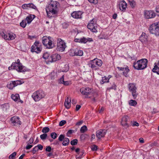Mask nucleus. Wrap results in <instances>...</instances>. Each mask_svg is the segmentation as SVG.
Here are the masks:
<instances>
[{"label":"nucleus","mask_w":159,"mask_h":159,"mask_svg":"<svg viewBox=\"0 0 159 159\" xmlns=\"http://www.w3.org/2000/svg\"><path fill=\"white\" fill-rule=\"evenodd\" d=\"M12 66H13L14 69L16 70L18 72H23L26 71L25 67L22 65L19 59L17 60L16 62L13 63Z\"/></svg>","instance_id":"5"},{"label":"nucleus","mask_w":159,"mask_h":159,"mask_svg":"<svg viewBox=\"0 0 159 159\" xmlns=\"http://www.w3.org/2000/svg\"><path fill=\"white\" fill-rule=\"evenodd\" d=\"M70 84V82L69 81H64V82L63 83V84L66 86H67L69 85Z\"/></svg>","instance_id":"53"},{"label":"nucleus","mask_w":159,"mask_h":159,"mask_svg":"<svg viewBox=\"0 0 159 159\" xmlns=\"http://www.w3.org/2000/svg\"><path fill=\"white\" fill-rule=\"evenodd\" d=\"M129 103L130 106H135L137 104V102L135 100H131L129 101Z\"/></svg>","instance_id":"30"},{"label":"nucleus","mask_w":159,"mask_h":159,"mask_svg":"<svg viewBox=\"0 0 159 159\" xmlns=\"http://www.w3.org/2000/svg\"><path fill=\"white\" fill-rule=\"evenodd\" d=\"M15 86H16L18 85H20L22 84L23 82L20 80H17L16 81H13Z\"/></svg>","instance_id":"31"},{"label":"nucleus","mask_w":159,"mask_h":159,"mask_svg":"<svg viewBox=\"0 0 159 159\" xmlns=\"http://www.w3.org/2000/svg\"><path fill=\"white\" fill-rule=\"evenodd\" d=\"M117 68L120 70H125V71H123V74L125 75H126L127 74V73L128 72H129V70L128 69V68L127 67H117Z\"/></svg>","instance_id":"23"},{"label":"nucleus","mask_w":159,"mask_h":159,"mask_svg":"<svg viewBox=\"0 0 159 159\" xmlns=\"http://www.w3.org/2000/svg\"><path fill=\"white\" fill-rule=\"evenodd\" d=\"M77 139H75L72 140L70 142V144L72 145H75L77 144Z\"/></svg>","instance_id":"40"},{"label":"nucleus","mask_w":159,"mask_h":159,"mask_svg":"<svg viewBox=\"0 0 159 159\" xmlns=\"http://www.w3.org/2000/svg\"><path fill=\"white\" fill-rule=\"evenodd\" d=\"M109 79L106 76L102 77V79L100 81V83L103 84L105 83L108 82Z\"/></svg>","instance_id":"26"},{"label":"nucleus","mask_w":159,"mask_h":159,"mask_svg":"<svg viewBox=\"0 0 159 159\" xmlns=\"http://www.w3.org/2000/svg\"><path fill=\"white\" fill-rule=\"evenodd\" d=\"M144 16L146 19H151L155 17L156 14L152 11L145 10L144 12Z\"/></svg>","instance_id":"14"},{"label":"nucleus","mask_w":159,"mask_h":159,"mask_svg":"<svg viewBox=\"0 0 159 159\" xmlns=\"http://www.w3.org/2000/svg\"><path fill=\"white\" fill-rule=\"evenodd\" d=\"M87 130V128L86 126L84 125L80 129V131L81 133H84Z\"/></svg>","instance_id":"35"},{"label":"nucleus","mask_w":159,"mask_h":159,"mask_svg":"<svg viewBox=\"0 0 159 159\" xmlns=\"http://www.w3.org/2000/svg\"><path fill=\"white\" fill-rule=\"evenodd\" d=\"M129 2L131 7L133 8L135 6L136 4L134 0H129Z\"/></svg>","instance_id":"34"},{"label":"nucleus","mask_w":159,"mask_h":159,"mask_svg":"<svg viewBox=\"0 0 159 159\" xmlns=\"http://www.w3.org/2000/svg\"><path fill=\"white\" fill-rule=\"evenodd\" d=\"M82 14V12L81 11H75L71 14V15L72 17L75 18H81Z\"/></svg>","instance_id":"20"},{"label":"nucleus","mask_w":159,"mask_h":159,"mask_svg":"<svg viewBox=\"0 0 159 159\" xmlns=\"http://www.w3.org/2000/svg\"><path fill=\"white\" fill-rule=\"evenodd\" d=\"M37 147L38 148V150L40 149L42 150L43 148V146L41 144H39L37 145Z\"/></svg>","instance_id":"59"},{"label":"nucleus","mask_w":159,"mask_h":159,"mask_svg":"<svg viewBox=\"0 0 159 159\" xmlns=\"http://www.w3.org/2000/svg\"><path fill=\"white\" fill-rule=\"evenodd\" d=\"M45 96V92L42 90L35 92L32 95V97L35 102H38L41 99L44 98Z\"/></svg>","instance_id":"4"},{"label":"nucleus","mask_w":159,"mask_h":159,"mask_svg":"<svg viewBox=\"0 0 159 159\" xmlns=\"http://www.w3.org/2000/svg\"><path fill=\"white\" fill-rule=\"evenodd\" d=\"M81 106L79 105H77L76 107V111H78L81 108Z\"/></svg>","instance_id":"60"},{"label":"nucleus","mask_w":159,"mask_h":159,"mask_svg":"<svg viewBox=\"0 0 159 159\" xmlns=\"http://www.w3.org/2000/svg\"><path fill=\"white\" fill-rule=\"evenodd\" d=\"M148 60L146 59H143L134 63L133 66L137 70H143L146 68L147 65Z\"/></svg>","instance_id":"3"},{"label":"nucleus","mask_w":159,"mask_h":159,"mask_svg":"<svg viewBox=\"0 0 159 159\" xmlns=\"http://www.w3.org/2000/svg\"><path fill=\"white\" fill-rule=\"evenodd\" d=\"M150 32L156 36H159V22L152 24L149 28Z\"/></svg>","instance_id":"6"},{"label":"nucleus","mask_w":159,"mask_h":159,"mask_svg":"<svg viewBox=\"0 0 159 159\" xmlns=\"http://www.w3.org/2000/svg\"><path fill=\"white\" fill-rule=\"evenodd\" d=\"M47 137V134L45 133H43V134H41L40 135V138L42 140L46 139Z\"/></svg>","instance_id":"38"},{"label":"nucleus","mask_w":159,"mask_h":159,"mask_svg":"<svg viewBox=\"0 0 159 159\" xmlns=\"http://www.w3.org/2000/svg\"><path fill=\"white\" fill-rule=\"evenodd\" d=\"M50 130L49 128L47 127H45L43 128L42 132L43 133L46 134L49 132Z\"/></svg>","instance_id":"32"},{"label":"nucleus","mask_w":159,"mask_h":159,"mask_svg":"<svg viewBox=\"0 0 159 159\" xmlns=\"http://www.w3.org/2000/svg\"><path fill=\"white\" fill-rule=\"evenodd\" d=\"M34 141V139L33 138H31L29 141V143L30 144L33 143Z\"/></svg>","instance_id":"62"},{"label":"nucleus","mask_w":159,"mask_h":159,"mask_svg":"<svg viewBox=\"0 0 159 159\" xmlns=\"http://www.w3.org/2000/svg\"><path fill=\"white\" fill-rule=\"evenodd\" d=\"M71 102V98H70L67 97V98L66 99L64 105L67 109H69L70 107Z\"/></svg>","instance_id":"21"},{"label":"nucleus","mask_w":159,"mask_h":159,"mask_svg":"<svg viewBox=\"0 0 159 159\" xmlns=\"http://www.w3.org/2000/svg\"><path fill=\"white\" fill-rule=\"evenodd\" d=\"M37 146H35L32 150V152L33 154H35L36 152L38 151Z\"/></svg>","instance_id":"48"},{"label":"nucleus","mask_w":159,"mask_h":159,"mask_svg":"<svg viewBox=\"0 0 159 159\" xmlns=\"http://www.w3.org/2000/svg\"><path fill=\"white\" fill-rule=\"evenodd\" d=\"M2 37L5 39L9 40H13L16 37V34L12 33H10L5 34L2 33L1 34Z\"/></svg>","instance_id":"13"},{"label":"nucleus","mask_w":159,"mask_h":159,"mask_svg":"<svg viewBox=\"0 0 159 159\" xmlns=\"http://www.w3.org/2000/svg\"><path fill=\"white\" fill-rule=\"evenodd\" d=\"M27 7L28 8H30L34 9L36 10H37V8L32 3L27 4Z\"/></svg>","instance_id":"29"},{"label":"nucleus","mask_w":159,"mask_h":159,"mask_svg":"<svg viewBox=\"0 0 159 159\" xmlns=\"http://www.w3.org/2000/svg\"><path fill=\"white\" fill-rule=\"evenodd\" d=\"M42 48L38 41L35 42L31 47V51L33 52H34L38 53L40 52Z\"/></svg>","instance_id":"12"},{"label":"nucleus","mask_w":159,"mask_h":159,"mask_svg":"<svg viewBox=\"0 0 159 159\" xmlns=\"http://www.w3.org/2000/svg\"><path fill=\"white\" fill-rule=\"evenodd\" d=\"M33 146L32 145H29V143H28L26 147V150H29Z\"/></svg>","instance_id":"54"},{"label":"nucleus","mask_w":159,"mask_h":159,"mask_svg":"<svg viewBox=\"0 0 159 159\" xmlns=\"http://www.w3.org/2000/svg\"><path fill=\"white\" fill-rule=\"evenodd\" d=\"M49 61L54 62L61 59V56L57 54H54L51 55L49 58Z\"/></svg>","instance_id":"17"},{"label":"nucleus","mask_w":159,"mask_h":159,"mask_svg":"<svg viewBox=\"0 0 159 159\" xmlns=\"http://www.w3.org/2000/svg\"><path fill=\"white\" fill-rule=\"evenodd\" d=\"M91 148L92 151H97V146L95 145H93L91 146Z\"/></svg>","instance_id":"47"},{"label":"nucleus","mask_w":159,"mask_h":159,"mask_svg":"<svg viewBox=\"0 0 159 159\" xmlns=\"http://www.w3.org/2000/svg\"><path fill=\"white\" fill-rule=\"evenodd\" d=\"M132 125L133 126H138L139 125V124L137 122L135 121L132 124Z\"/></svg>","instance_id":"55"},{"label":"nucleus","mask_w":159,"mask_h":159,"mask_svg":"<svg viewBox=\"0 0 159 159\" xmlns=\"http://www.w3.org/2000/svg\"><path fill=\"white\" fill-rule=\"evenodd\" d=\"M119 8L122 11H125L127 6L126 3L124 1H122L119 2Z\"/></svg>","instance_id":"19"},{"label":"nucleus","mask_w":159,"mask_h":159,"mask_svg":"<svg viewBox=\"0 0 159 159\" xmlns=\"http://www.w3.org/2000/svg\"><path fill=\"white\" fill-rule=\"evenodd\" d=\"M52 148L50 146H48L46 147L45 150L46 151L48 152H50L51 151Z\"/></svg>","instance_id":"52"},{"label":"nucleus","mask_w":159,"mask_h":159,"mask_svg":"<svg viewBox=\"0 0 159 159\" xmlns=\"http://www.w3.org/2000/svg\"><path fill=\"white\" fill-rule=\"evenodd\" d=\"M64 75H63L60 79L59 81V83L60 84H63L64 82Z\"/></svg>","instance_id":"51"},{"label":"nucleus","mask_w":159,"mask_h":159,"mask_svg":"<svg viewBox=\"0 0 159 159\" xmlns=\"http://www.w3.org/2000/svg\"><path fill=\"white\" fill-rule=\"evenodd\" d=\"M50 37L44 36L42 38V43L44 46L48 48H51L53 47L52 42L50 39Z\"/></svg>","instance_id":"9"},{"label":"nucleus","mask_w":159,"mask_h":159,"mask_svg":"<svg viewBox=\"0 0 159 159\" xmlns=\"http://www.w3.org/2000/svg\"><path fill=\"white\" fill-rule=\"evenodd\" d=\"M70 142L69 140L67 138H65L63 140L62 144L64 146H67L68 145Z\"/></svg>","instance_id":"28"},{"label":"nucleus","mask_w":159,"mask_h":159,"mask_svg":"<svg viewBox=\"0 0 159 159\" xmlns=\"http://www.w3.org/2000/svg\"><path fill=\"white\" fill-rule=\"evenodd\" d=\"M20 26L23 28H24L25 27L26 25V20H22L21 22L20 23Z\"/></svg>","instance_id":"37"},{"label":"nucleus","mask_w":159,"mask_h":159,"mask_svg":"<svg viewBox=\"0 0 159 159\" xmlns=\"http://www.w3.org/2000/svg\"><path fill=\"white\" fill-rule=\"evenodd\" d=\"M139 141L140 143H144V141H143V139L142 138H141L139 139Z\"/></svg>","instance_id":"64"},{"label":"nucleus","mask_w":159,"mask_h":159,"mask_svg":"<svg viewBox=\"0 0 159 159\" xmlns=\"http://www.w3.org/2000/svg\"><path fill=\"white\" fill-rule=\"evenodd\" d=\"M152 70L153 72L156 73L157 74L159 75V68L157 66H155Z\"/></svg>","instance_id":"33"},{"label":"nucleus","mask_w":159,"mask_h":159,"mask_svg":"<svg viewBox=\"0 0 159 159\" xmlns=\"http://www.w3.org/2000/svg\"><path fill=\"white\" fill-rule=\"evenodd\" d=\"M59 5V3L57 2L51 1L50 3L46 8V11L48 17H51L52 16L57 13Z\"/></svg>","instance_id":"1"},{"label":"nucleus","mask_w":159,"mask_h":159,"mask_svg":"<svg viewBox=\"0 0 159 159\" xmlns=\"http://www.w3.org/2000/svg\"><path fill=\"white\" fill-rule=\"evenodd\" d=\"M83 122V120H81L79 122H78L76 123V125H81Z\"/></svg>","instance_id":"58"},{"label":"nucleus","mask_w":159,"mask_h":159,"mask_svg":"<svg viewBox=\"0 0 159 159\" xmlns=\"http://www.w3.org/2000/svg\"><path fill=\"white\" fill-rule=\"evenodd\" d=\"M116 89V85L114 83H113L112 84V86L108 88H107V90H110L111 89Z\"/></svg>","instance_id":"46"},{"label":"nucleus","mask_w":159,"mask_h":159,"mask_svg":"<svg viewBox=\"0 0 159 159\" xmlns=\"http://www.w3.org/2000/svg\"><path fill=\"white\" fill-rule=\"evenodd\" d=\"M7 87L8 88L11 89H12L15 87V85H14L13 81H12L10 84H8Z\"/></svg>","instance_id":"36"},{"label":"nucleus","mask_w":159,"mask_h":159,"mask_svg":"<svg viewBox=\"0 0 159 159\" xmlns=\"http://www.w3.org/2000/svg\"><path fill=\"white\" fill-rule=\"evenodd\" d=\"M16 117H13L11 119V120L14 125H15L16 124Z\"/></svg>","instance_id":"44"},{"label":"nucleus","mask_w":159,"mask_h":159,"mask_svg":"<svg viewBox=\"0 0 159 159\" xmlns=\"http://www.w3.org/2000/svg\"><path fill=\"white\" fill-rule=\"evenodd\" d=\"M80 42L86 43L87 41H88V39H86L83 37L82 38H80Z\"/></svg>","instance_id":"43"},{"label":"nucleus","mask_w":159,"mask_h":159,"mask_svg":"<svg viewBox=\"0 0 159 159\" xmlns=\"http://www.w3.org/2000/svg\"><path fill=\"white\" fill-rule=\"evenodd\" d=\"M95 138V135L94 134H92L91 135V141H92V140Z\"/></svg>","instance_id":"63"},{"label":"nucleus","mask_w":159,"mask_h":159,"mask_svg":"<svg viewBox=\"0 0 159 159\" xmlns=\"http://www.w3.org/2000/svg\"><path fill=\"white\" fill-rule=\"evenodd\" d=\"M129 120V118L128 116H124L121 119V125L125 128H128L129 126L128 123Z\"/></svg>","instance_id":"15"},{"label":"nucleus","mask_w":159,"mask_h":159,"mask_svg":"<svg viewBox=\"0 0 159 159\" xmlns=\"http://www.w3.org/2000/svg\"><path fill=\"white\" fill-rule=\"evenodd\" d=\"M91 3L96 4L97 3V0H88Z\"/></svg>","instance_id":"57"},{"label":"nucleus","mask_w":159,"mask_h":159,"mask_svg":"<svg viewBox=\"0 0 159 159\" xmlns=\"http://www.w3.org/2000/svg\"><path fill=\"white\" fill-rule=\"evenodd\" d=\"M35 17V16L34 15H31L27 17L25 20L27 21L28 24H30Z\"/></svg>","instance_id":"22"},{"label":"nucleus","mask_w":159,"mask_h":159,"mask_svg":"<svg viewBox=\"0 0 159 159\" xmlns=\"http://www.w3.org/2000/svg\"><path fill=\"white\" fill-rule=\"evenodd\" d=\"M129 92L131 93L133 97V98L136 99L138 93L137 92V88L135 84L133 83H130L129 84Z\"/></svg>","instance_id":"8"},{"label":"nucleus","mask_w":159,"mask_h":159,"mask_svg":"<svg viewBox=\"0 0 159 159\" xmlns=\"http://www.w3.org/2000/svg\"><path fill=\"white\" fill-rule=\"evenodd\" d=\"M16 152H14L12 153L11 154L9 157V159H14L15 156H16Z\"/></svg>","instance_id":"39"},{"label":"nucleus","mask_w":159,"mask_h":159,"mask_svg":"<svg viewBox=\"0 0 159 159\" xmlns=\"http://www.w3.org/2000/svg\"><path fill=\"white\" fill-rule=\"evenodd\" d=\"M74 132V131L73 130H69L67 133V134H72L73 132Z\"/></svg>","instance_id":"61"},{"label":"nucleus","mask_w":159,"mask_h":159,"mask_svg":"<svg viewBox=\"0 0 159 159\" xmlns=\"http://www.w3.org/2000/svg\"><path fill=\"white\" fill-rule=\"evenodd\" d=\"M66 47V43L64 40L60 38L57 39V50L58 51L63 52Z\"/></svg>","instance_id":"7"},{"label":"nucleus","mask_w":159,"mask_h":159,"mask_svg":"<svg viewBox=\"0 0 159 159\" xmlns=\"http://www.w3.org/2000/svg\"><path fill=\"white\" fill-rule=\"evenodd\" d=\"M96 22L95 20L94 19H93L87 25V27L92 32H97L96 29Z\"/></svg>","instance_id":"11"},{"label":"nucleus","mask_w":159,"mask_h":159,"mask_svg":"<svg viewBox=\"0 0 159 159\" xmlns=\"http://www.w3.org/2000/svg\"><path fill=\"white\" fill-rule=\"evenodd\" d=\"M22 7L24 9H27V4H23L22 6Z\"/></svg>","instance_id":"56"},{"label":"nucleus","mask_w":159,"mask_h":159,"mask_svg":"<svg viewBox=\"0 0 159 159\" xmlns=\"http://www.w3.org/2000/svg\"><path fill=\"white\" fill-rule=\"evenodd\" d=\"M49 57V54L47 52H46L44 53L43 55V57L44 59L46 60L48 59Z\"/></svg>","instance_id":"42"},{"label":"nucleus","mask_w":159,"mask_h":159,"mask_svg":"<svg viewBox=\"0 0 159 159\" xmlns=\"http://www.w3.org/2000/svg\"><path fill=\"white\" fill-rule=\"evenodd\" d=\"M65 138L64 135L63 134H61L58 138V140L60 141H63Z\"/></svg>","instance_id":"45"},{"label":"nucleus","mask_w":159,"mask_h":159,"mask_svg":"<svg viewBox=\"0 0 159 159\" xmlns=\"http://www.w3.org/2000/svg\"><path fill=\"white\" fill-rule=\"evenodd\" d=\"M106 133V130L105 129H100L96 132V137L98 139L104 137Z\"/></svg>","instance_id":"16"},{"label":"nucleus","mask_w":159,"mask_h":159,"mask_svg":"<svg viewBox=\"0 0 159 159\" xmlns=\"http://www.w3.org/2000/svg\"><path fill=\"white\" fill-rule=\"evenodd\" d=\"M139 40L143 43H146L148 41L147 35L144 33H143L139 37Z\"/></svg>","instance_id":"18"},{"label":"nucleus","mask_w":159,"mask_h":159,"mask_svg":"<svg viewBox=\"0 0 159 159\" xmlns=\"http://www.w3.org/2000/svg\"><path fill=\"white\" fill-rule=\"evenodd\" d=\"M11 97V98L14 101H16L19 99V94H16L15 95H12Z\"/></svg>","instance_id":"27"},{"label":"nucleus","mask_w":159,"mask_h":159,"mask_svg":"<svg viewBox=\"0 0 159 159\" xmlns=\"http://www.w3.org/2000/svg\"><path fill=\"white\" fill-rule=\"evenodd\" d=\"M51 137L52 139H54L57 138V134L55 132H52L51 134Z\"/></svg>","instance_id":"41"},{"label":"nucleus","mask_w":159,"mask_h":159,"mask_svg":"<svg viewBox=\"0 0 159 159\" xmlns=\"http://www.w3.org/2000/svg\"><path fill=\"white\" fill-rule=\"evenodd\" d=\"M21 123V121L19 120V117H16V124L17 125H20Z\"/></svg>","instance_id":"50"},{"label":"nucleus","mask_w":159,"mask_h":159,"mask_svg":"<svg viewBox=\"0 0 159 159\" xmlns=\"http://www.w3.org/2000/svg\"><path fill=\"white\" fill-rule=\"evenodd\" d=\"M76 48H72L70 50L69 52V55L70 56H75L76 54Z\"/></svg>","instance_id":"25"},{"label":"nucleus","mask_w":159,"mask_h":159,"mask_svg":"<svg viewBox=\"0 0 159 159\" xmlns=\"http://www.w3.org/2000/svg\"><path fill=\"white\" fill-rule=\"evenodd\" d=\"M90 63L91 68H93L97 66L100 67L102 64V61L101 60L96 58L90 61Z\"/></svg>","instance_id":"10"},{"label":"nucleus","mask_w":159,"mask_h":159,"mask_svg":"<svg viewBox=\"0 0 159 159\" xmlns=\"http://www.w3.org/2000/svg\"><path fill=\"white\" fill-rule=\"evenodd\" d=\"M80 92L83 94L86 95L87 97L90 98L91 96H89L90 94H92L93 98L92 100L94 102L96 101V98L97 97L98 94L96 93H93V90L92 89L89 88H82L80 89Z\"/></svg>","instance_id":"2"},{"label":"nucleus","mask_w":159,"mask_h":159,"mask_svg":"<svg viewBox=\"0 0 159 159\" xmlns=\"http://www.w3.org/2000/svg\"><path fill=\"white\" fill-rule=\"evenodd\" d=\"M83 52L82 50H79L77 48L76 49V54L75 56H82L83 55Z\"/></svg>","instance_id":"24"},{"label":"nucleus","mask_w":159,"mask_h":159,"mask_svg":"<svg viewBox=\"0 0 159 159\" xmlns=\"http://www.w3.org/2000/svg\"><path fill=\"white\" fill-rule=\"evenodd\" d=\"M66 123V121L62 120L59 123V126H61L65 125Z\"/></svg>","instance_id":"49"}]
</instances>
